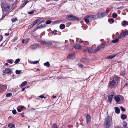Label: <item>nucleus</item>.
Segmentation results:
<instances>
[{
	"label": "nucleus",
	"instance_id": "603ef678",
	"mask_svg": "<svg viewBox=\"0 0 128 128\" xmlns=\"http://www.w3.org/2000/svg\"><path fill=\"white\" fill-rule=\"evenodd\" d=\"M78 65L81 68H82L83 67V65L80 64H78Z\"/></svg>",
	"mask_w": 128,
	"mask_h": 128
},
{
	"label": "nucleus",
	"instance_id": "a211bd4d",
	"mask_svg": "<svg viewBox=\"0 0 128 128\" xmlns=\"http://www.w3.org/2000/svg\"><path fill=\"white\" fill-rule=\"evenodd\" d=\"M114 108L117 114H119L120 112L119 108L118 107H116Z\"/></svg>",
	"mask_w": 128,
	"mask_h": 128
},
{
	"label": "nucleus",
	"instance_id": "e2e57ef3",
	"mask_svg": "<svg viewBox=\"0 0 128 128\" xmlns=\"http://www.w3.org/2000/svg\"><path fill=\"white\" fill-rule=\"evenodd\" d=\"M26 88H23L22 90V91H24V90Z\"/></svg>",
	"mask_w": 128,
	"mask_h": 128
},
{
	"label": "nucleus",
	"instance_id": "72a5a7b5",
	"mask_svg": "<svg viewBox=\"0 0 128 128\" xmlns=\"http://www.w3.org/2000/svg\"><path fill=\"white\" fill-rule=\"evenodd\" d=\"M12 94L11 93H9L7 94L6 95V96L7 97H9L10 96H12Z\"/></svg>",
	"mask_w": 128,
	"mask_h": 128
},
{
	"label": "nucleus",
	"instance_id": "a878e982",
	"mask_svg": "<svg viewBox=\"0 0 128 128\" xmlns=\"http://www.w3.org/2000/svg\"><path fill=\"white\" fill-rule=\"evenodd\" d=\"M127 22L126 21L124 20L122 23V26H124L126 24H127Z\"/></svg>",
	"mask_w": 128,
	"mask_h": 128
},
{
	"label": "nucleus",
	"instance_id": "5fc2aeb1",
	"mask_svg": "<svg viewBox=\"0 0 128 128\" xmlns=\"http://www.w3.org/2000/svg\"><path fill=\"white\" fill-rule=\"evenodd\" d=\"M34 11H31V12H29L28 13V14H33V13H34Z\"/></svg>",
	"mask_w": 128,
	"mask_h": 128
},
{
	"label": "nucleus",
	"instance_id": "4be33fe9",
	"mask_svg": "<svg viewBox=\"0 0 128 128\" xmlns=\"http://www.w3.org/2000/svg\"><path fill=\"white\" fill-rule=\"evenodd\" d=\"M65 27V25L64 24H61L60 26V28L61 29H64Z\"/></svg>",
	"mask_w": 128,
	"mask_h": 128
},
{
	"label": "nucleus",
	"instance_id": "6e6552de",
	"mask_svg": "<svg viewBox=\"0 0 128 128\" xmlns=\"http://www.w3.org/2000/svg\"><path fill=\"white\" fill-rule=\"evenodd\" d=\"M77 17L74 16H73L72 15H70L68 16H67L66 17V18L70 20H72L74 19H76Z\"/></svg>",
	"mask_w": 128,
	"mask_h": 128
},
{
	"label": "nucleus",
	"instance_id": "a19ab883",
	"mask_svg": "<svg viewBox=\"0 0 128 128\" xmlns=\"http://www.w3.org/2000/svg\"><path fill=\"white\" fill-rule=\"evenodd\" d=\"M7 61L9 63L12 64V62L10 60H8Z\"/></svg>",
	"mask_w": 128,
	"mask_h": 128
},
{
	"label": "nucleus",
	"instance_id": "b1692460",
	"mask_svg": "<svg viewBox=\"0 0 128 128\" xmlns=\"http://www.w3.org/2000/svg\"><path fill=\"white\" fill-rule=\"evenodd\" d=\"M108 101L109 102H112V98L110 96H108Z\"/></svg>",
	"mask_w": 128,
	"mask_h": 128
},
{
	"label": "nucleus",
	"instance_id": "cd10ccee",
	"mask_svg": "<svg viewBox=\"0 0 128 128\" xmlns=\"http://www.w3.org/2000/svg\"><path fill=\"white\" fill-rule=\"evenodd\" d=\"M20 58H18L17 59H16L15 61L14 62V63L16 64H17L20 61Z\"/></svg>",
	"mask_w": 128,
	"mask_h": 128
},
{
	"label": "nucleus",
	"instance_id": "39448f33",
	"mask_svg": "<svg viewBox=\"0 0 128 128\" xmlns=\"http://www.w3.org/2000/svg\"><path fill=\"white\" fill-rule=\"evenodd\" d=\"M116 83V82L114 79V80L108 83V86L110 87H112Z\"/></svg>",
	"mask_w": 128,
	"mask_h": 128
},
{
	"label": "nucleus",
	"instance_id": "680f3d73",
	"mask_svg": "<svg viewBox=\"0 0 128 128\" xmlns=\"http://www.w3.org/2000/svg\"><path fill=\"white\" fill-rule=\"evenodd\" d=\"M3 74L4 75H6V72H3Z\"/></svg>",
	"mask_w": 128,
	"mask_h": 128
},
{
	"label": "nucleus",
	"instance_id": "4c0bfd02",
	"mask_svg": "<svg viewBox=\"0 0 128 128\" xmlns=\"http://www.w3.org/2000/svg\"><path fill=\"white\" fill-rule=\"evenodd\" d=\"M28 2H24L23 4L21 6L22 7H23L26 4H27Z\"/></svg>",
	"mask_w": 128,
	"mask_h": 128
},
{
	"label": "nucleus",
	"instance_id": "bb28decb",
	"mask_svg": "<svg viewBox=\"0 0 128 128\" xmlns=\"http://www.w3.org/2000/svg\"><path fill=\"white\" fill-rule=\"evenodd\" d=\"M18 19L17 18H12L11 20V21L12 22H14L17 21Z\"/></svg>",
	"mask_w": 128,
	"mask_h": 128
},
{
	"label": "nucleus",
	"instance_id": "de8ad7c7",
	"mask_svg": "<svg viewBox=\"0 0 128 128\" xmlns=\"http://www.w3.org/2000/svg\"><path fill=\"white\" fill-rule=\"evenodd\" d=\"M124 32L125 36L128 34V30L126 31L125 32Z\"/></svg>",
	"mask_w": 128,
	"mask_h": 128
},
{
	"label": "nucleus",
	"instance_id": "79ce46f5",
	"mask_svg": "<svg viewBox=\"0 0 128 128\" xmlns=\"http://www.w3.org/2000/svg\"><path fill=\"white\" fill-rule=\"evenodd\" d=\"M120 108L122 111H124L125 110V109L122 106L120 107Z\"/></svg>",
	"mask_w": 128,
	"mask_h": 128
},
{
	"label": "nucleus",
	"instance_id": "774afa93",
	"mask_svg": "<svg viewBox=\"0 0 128 128\" xmlns=\"http://www.w3.org/2000/svg\"><path fill=\"white\" fill-rule=\"evenodd\" d=\"M5 65L6 66H8V63H6L5 64Z\"/></svg>",
	"mask_w": 128,
	"mask_h": 128
},
{
	"label": "nucleus",
	"instance_id": "1a4fd4ad",
	"mask_svg": "<svg viewBox=\"0 0 128 128\" xmlns=\"http://www.w3.org/2000/svg\"><path fill=\"white\" fill-rule=\"evenodd\" d=\"M39 46L37 44H34L30 46V48L32 50H34L38 47Z\"/></svg>",
	"mask_w": 128,
	"mask_h": 128
},
{
	"label": "nucleus",
	"instance_id": "ea45409f",
	"mask_svg": "<svg viewBox=\"0 0 128 128\" xmlns=\"http://www.w3.org/2000/svg\"><path fill=\"white\" fill-rule=\"evenodd\" d=\"M123 126L124 127H126L127 126V124L126 122H124L123 123Z\"/></svg>",
	"mask_w": 128,
	"mask_h": 128
},
{
	"label": "nucleus",
	"instance_id": "4468645a",
	"mask_svg": "<svg viewBox=\"0 0 128 128\" xmlns=\"http://www.w3.org/2000/svg\"><path fill=\"white\" fill-rule=\"evenodd\" d=\"M75 56L74 54H69L68 58L72 59H74L75 58Z\"/></svg>",
	"mask_w": 128,
	"mask_h": 128
},
{
	"label": "nucleus",
	"instance_id": "dca6fc26",
	"mask_svg": "<svg viewBox=\"0 0 128 128\" xmlns=\"http://www.w3.org/2000/svg\"><path fill=\"white\" fill-rule=\"evenodd\" d=\"M74 47L76 49H80L81 48V46L79 44H76L74 45Z\"/></svg>",
	"mask_w": 128,
	"mask_h": 128
},
{
	"label": "nucleus",
	"instance_id": "13d9d810",
	"mask_svg": "<svg viewBox=\"0 0 128 128\" xmlns=\"http://www.w3.org/2000/svg\"><path fill=\"white\" fill-rule=\"evenodd\" d=\"M125 72L124 71H123V72L122 71V72L120 73V74H125Z\"/></svg>",
	"mask_w": 128,
	"mask_h": 128
},
{
	"label": "nucleus",
	"instance_id": "7c9ffc66",
	"mask_svg": "<svg viewBox=\"0 0 128 128\" xmlns=\"http://www.w3.org/2000/svg\"><path fill=\"white\" fill-rule=\"evenodd\" d=\"M21 72V71L20 70H16V73L18 74H20Z\"/></svg>",
	"mask_w": 128,
	"mask_h": 128
},
{
	"label": "nucleus",
	"instance_id": "aec40b11",
	"mask_svg": "<svg viewBox=\"0 0 128 128\" xmlns=\"http://www.w3.org/2000/svg\"><path fill=\"white\" fill-rule=\"evenodd\" d=\"M126 117V114H122L121 116V118L123 120L125 119Z\"/></svg>",
	"mask_w": 128,
	"mask_h": 128
},
{
	"label": "nucleus",
	"instance_id": "7ed1b4c3",
	"mask_svg": "<svg viewBox=\"0 0 128 128\" xmlns=\"http://www.w3.org/2000/svg\"><path fill=\"white\" fill-rule=\"evenodd\" d=\"M40 42L42 44L46 46H50L53 44L52 42H46L44 41H41Z\"/></svg>",
	"mask_w": 128,
	"mask_h": 128
},
{
	"label": "nucleus",
	"instance_id": "0e129e2a",
	"mask_svg": "<svg viewBox=\"0 0 128 128\" xmlns=\"http://www.w3.org/2000/svg\"><path fill=\"white\" fill-rule=\"evenodd\" d=\"M40 28V27L39 26H37L36 27V28L38 29L39 28Z\"/></svg>",
	"mask_w": 128,
	"mask_h": 128
},
{
	"label": "nucleus",
	"instance_id": "ddd939ff",
	"mask_svg": "<svg viewBox=\"0 0 128 128\" xmlns=\"http://www.w3.org/2000/svg\"><path fill=\"white\" fill-rule=\"evenodd\" d=\"M89 18L90 20H94V19H96V16L94 15L89 16Z\"/></svg>",
	"mask_w": 128,
	"mask_h": 128
},
{
	"label": "nucleus",
	"instance_id": "864d4df0",
	"mask_svg": "<svg viewBox=\"0 0 128 128\" xmlns=\"http://www.w3.org/2000/svg\"><path fill=\"white\" fill-rule=\"evenodd\" d=\"M86 60V58H82L81 60V61L82 62H84Z\"/></svg>",
	"mask_w": 128,
	"mask_h": 128
},
{
	"label": "nucleus",
	"instance_id": "a18cd8bd",
	"mask_svg": "<svg viewBox=\"0 0 128 128\" xmlns=\"http://www.w3.org/2000/svg\"><path fill=\"white\" fill-rule=\"evenodd\" d=\"M57 31L56 30H54V31H52V33L53 34H57L56 32Z\"/></svg>",
	"mask_w": 128,
	"mask_h": 128
},
{
	"label": "nucleus",
	"instance_id": "6ab92c4d",
	"mask_svg": "<svg viewBox=\"0 0 128 128\" xmlns=\"http://www.w3.org/2000/svg\"><path fill=\"white\" fill-rule=\"evenodd\" d=\"M88 122H89L91 120V117L89 114H87L86 116Z\"/></svg>",
	"mask_w": 128,
	"mask_h": 128
},
{
	"label": "nucleus",
	"instance_id": "473e14b6",
	"mask_svg": "<svg viewBox=\"0 0 128 128\" xmlns=\"http://www.w3.org/2000/svg\"><path fill=\"white\" fill-rule=\"evenodd\" d=\"M52 22L50 20H48L46 22V24H49Z\"/></svg>",
	"mask_w": 128,
	"mask_h": 128
},
{
	"label": "nucleus",
	"instance_id": "412c9836",
	"mask_svg": "<svg viewBox=\"0 0 128 128\" xmlns=\"http://www.w3.org/2000/svg\"><path fill=\"white\" fill-rule=\"evenodd\" d=\"M8 126L10 128H15L14 125L12 124H9L8 125Z\"/></svg>",
	"mask_w": 128,
	"mask_h": 128
},
{
	"label": "nucleus",
	"instance_id": "20e7f679",
	"mask_svg": "<svg viewBox=\"0 0 128 128\" xmlns=\"http://www.w3.org/2000/svg\"><path fill=\"white\" fill-rule=\"evenodd\" d=\"M93 51V49L91 47L87 48L86 49L84 50L83 52H88L89 53H92Z\"/></svg>",
	"mask_w": 128,
	"mask_h": 128
},
{
	"label": "nucleus",
	"instance_id": "4d7b16f0",
	"mask_svg": "<svg viewBox=\"0 0 128 128\" xmlns=\"http://www.w3.org/2000/svg\"><path fill=\"white\" fill-rule=\"evenodd\" d=\"M44 22V20H42L40 22V23L39 24H38L39 25L40 24L42 23V22Z\"/></svg>",
	"mask_w": 128,
	"mask_h": 128
},
{
	"label": "nucleus",
	"instance_id": "37998d69",
	"mask_svg": "<svg viewBox=\"0 0 128 128\" xmlns=\"http://www.w3.org/2000/svg\"><path fill=\"white\" fill-rule=\"evenodd\" d=\"M110 96L111 97L113 98L114 96V92H112L111 93V95L109 96Z\"/></svg>",
	"mask_w": 128,
	"mask_h": 128
},
{
	"label": "nucleus",
	"instance_id": "9d476101",
	"mask_svg": "<svg viewBox=\"0 0 128 128\" xmlns=\"http://www.w3.org/2000/svg\"><path fill=\"white\" fill-rule=\"evenodd\" d=\"M84 20L86 23L88 24L90 20L89 18V16H85L84 18Z\"/></svg>",
	"mask_w": 128,
	"mask_h": 128
},
{
	"label": "nucleus",
	"instance_id": "8fccbe9b",
	"mask_svg": "<svg viewBox=\"0 0 128 128\" xmlns=\"http://www.w3.org/2000/svg\"><path fill=\"white\" fill-rule=\"evenodd\" d=\"M41 20V18H38V19H37L36 20H35V21L37 23V22H38L40 21Z\"/></svg>",
	"mask_w": 128,
	"mask_h": 128
},
{
	"label": "nucleus",
	"instance_id": "2f4dec72",
	"mask_svg": "<svg viewBox=\"0 0 128 128\" xmlns=\"http://www.w3.org/2000/svg\"><path fill=\"white\" fill-rule=\"evenodd\" d=\"M117 14L116 13H113L112 14V17L114 18H116L117 16Z\"/></svg>",
	"mask_w": 128,
	"mask_h": 128
},
{
	"label": "nucleus",
	"instance_id": "393cba45",
	"mask_svg": "<svg viewBox=\"0 0 128 128\" xmlns=\"http://www.w3.org/2000/svg\"><path fill=\"white\" fill-rule=\"evenodd\" d=\"M44 64L45 66H46L48 67H49L50 66V64L49 62H46L44 63Z\"/></svg>",
	"mask_w": 128,
	"mask_h": 128
},
{
	"label": "nucleus",
	"instance_id": "c85d7f7f",
	"mask_svg": "<svg viewBox=\"0 0 128 128\" xmlns=\"http://www.w3.org/2000/svg\"><path fill=\"white\" fill-rule=\"evenodd\" d=\"M118 41V39H116L114 40H112V42L113 43H116Z\"/></svg>",
	"mask_w": 128,
	"mask_h": 128
},
{
	"label": "nucleus",
	"instance_id": "bf43d9fd",
	"mask_svg": "<svg viewBox=\"0 0 128 128\" xmlns=\"http://www.w3.org/2000/svg\"><path fill=\"white\" fill-rule=\"evenodd\" d=\"M21 110L20 109H18V112H20L21 111Z\"/></svg>",
	"mask_w": 128,
	"mask_h": 128
},
{
	"label": "nucleus",
	"instance_id": "69168bd1",
	"mask_svg": "<svg viewBox=\"0 0 128 128\" xmlns=\"http://www.w3.org/2000/svg\"><path fill=\"white\" fill-rule=\"evenodd\" d=\"M5 35L6 36H8L9 35V33H6L5 34Z\"/></svg>",
	"mask_w": 128,
	"mask_h": 128
},
{
	"label": "nucleus",
	"instance_id": "5701e85b",
	"mask_svg": "<svg viewBox=\"0 0 128 128\" xmlns=\"http://www.w3.org/2000/svg\"><path fill=\"white\" fill-rule=\"evenodd\" d=\"M27 83V82L25 81L23 82L20 85V87H23V86L26 85Z\"/></svg>",
	"mask_w": 128,
	"mask_h": 128
},
{
	"label": "nucleus",
	"instance_id": "e433bc0d",
	"mask_svg": "<svg viewBox=\"0 0 128 128\" xmlns=\"http://www.w3.org/2000/svg\"><path fill=\"white\" fill-rule=\"evenodd\" d=\"M36 23L37 22L35 21H34L31 24V25L32 26V27H33L35 25Z\"/></svg>",
	"mask_w": 128,
	"mask_h": 128
},
{
	"label": "nucleus",
	"instance_id": "0eeeda50",
	"mask_svg": "<svg viewBox=\"0 0 128 128\" xmlns=\"http://www.w3.org/2000/svg\"><path fill=\"white\" fill-rule=\"evenodd\" d=\"M10 7V5L8 4L7 3H5L4 6V8L3 10L5 11H6L8 10Z\"/></svg>",
	"mask_w": 128,
	"mask_h": 128
},
{
	"label": "nucleus",
	"instance_id": "58836bf2",
	"mask_svg": "<svg viewBox=\"0 0 128 128\" xmlns=\"http://www.w3.org/2000/svg\"><path fill=\"white\" fill-rule=\"evenodd\" d=\"M12 112L14 114H16V110L14 109L12 110Z\"/></svg>",
	"mask_w": 128,
	"mask_h": 128
},
{
	"label": "nucleus",
	"instance_id": "2eb2a0df",
	"mask_svg": "<svg viewBox=\"0 0 128 128\" xmlns=\"http://www.w3.org/2000/svg\"><path fill=\"white\" fill-rule=\"evenodd\" d=\"M125 35L124 34V32H122L120 35L118 36V38H122L124 37L125 36Z\"/></svg>",
	"mask_w": 128,
	"mask_h": 128
},
{
	"label": "nucleus",
	"instance_id": "3c124183",
	"mask_svg": "<svg viewBox=\"0 0 128 128\" xmlns=\"http://www.w3.org/2000/svg\"><path fill=\"white\" fill-rule=\"evenodd\" d=\"M38 62H39V61H38V60L35 61L33 62V64H36L37 63H38Z\"/></svg>",
	"mask_w": 128,
	"mask_h": 128
},
{
	"label": "nucleus",
	"instance_id": "49530a36",
	"mask_svg": "<svg viewBox=\"0 0 128 128\" xmlns=\"http://www.w3.org/2000/svg\"><path fill=\"white\" fill-rule=\"evenodd\" d=\"M52 128H58L56 124H54L53 125Z\"/></svg>",
	"mask_w": 128,
	"mask_h": 128
},
{
	"label": "nucleus",
	"instance_id": "423d86ee",
	"mask_svg": "<svg viewBox=\"0 0 128 128\" xmlns=\"http://www.w3.org/2000/svg\"><path fill=\"white\" fill-rule=\"evenodd\" d=\"M105 46V45L104 44H102L101 45L99 46H98L96 49H95L94 52H95L103 48H104Z\"/></svg>",
	"mask_w": 128,
	"mask_h": 128
},
{
	"label": "nucleus",
	"instance_id": "c03bdc74",
	"mask_svg": "<svg viewBox=\"0 0 128 128\" xmlns=\"http://www.w3.org/2000/svg\"><path fill=\"white\" fill-rule=\"evenodd\" d=\"M108 21L109 22H112L113 23L114 22V20H113L112 19H110L108 20Z\"/></svg>",
	"mask_w": 128,
	"mask_h": 128
},
{
	"label": "nucleus",
	"instance_id": "09e8293b",
	"mask_svg": "<svg viewBox=\"0 0 128 128\" xmlns=\"http://www.w3.org/2000/svg\"><path fill=\"white\" fill-rule=\"evenodd\" d=\"M39 97L40 98H45L44 97V96L43 95H41L39 96Z\"/></svg>",
	"mask_w": 128,
	"mask_h": 128
},
{
	"label": "nucleus",
	"instance_id": "9b49d317",
	"mask_svg": "<svg viewBox=\"0 0 128 128\" xmlns=\"http://www.w3.org/2000/svg\"><path fill=\"white\" fill-rule=\"evenodd\" d=\"M105 13L102 12L100 14H99L97 16L98 18H100L102 17H104L105 16Z\"/></svg>",
	"mask_w": 128,
	"mask_h": 128
},
{
	"label": "nucleus",
	"instance_id": "6e6d98bb",
	"mask_svg": "<svg viewBox=\"0 0 128 128\" xmlns=\"http://www.w3.org/2000/svg\"><path fill=\"white\" fill-rule=\"evenodd\" d=\"M24 114V112L22 113V114H21V115L22 117H24V116L23 115Z\"/></svg>",
	"mask_w": 128,
	"mask_h": 128
},
{
	"label": "nucleus",
	"instance_id": "c9c22d12",
	"mask_svg": "<svg viewBox=\"0 0 128 128\" xmlns=\"http://www.w3.org/2000/svg\"><path fill=\"white\" fill-rule=\"evenodd\" d=\"M39 26L40 27V28H42L45 27L46 26V25L45 24H44L43 25L41 24Z\"/></svg>",
	"mask_w": 128,
	"mask_h": 128
},
{
	"label": "nucleus",
	"instance_id": "f3484780",
	"mask_svg": "<svg viewBox=\"0 0 128 128\" xmlns=\"http://www.w3.org/2000/svg\"><path fill=\"white\" fill-rule=\"evenodd\" d=\"M5 72L6 74H9L11 72V70L10 68H6Z\"/></svg>",
	"mask_w": 128,
	"mask_h": 128
},
{
	"label": "nucleus",
	"instance_id": "052dcab7",
	"mask_svg": "<svg viewBox=\"0 0 128 128\" xmlns=\"http://www.w3.org/2000/svg\"><path fill=\"white\" fill-rule=\"evenodd\" d=\"M20 108L22 109H23L24 108V106H21Z\"/></svg>",
	"mask_w": 128,
	"mask_h": 128
},
{
	"label": "nucleus",
	"instance_id": "f704fd0d",
	"mask_svg": "<svg viewBox=\"0 0 128 128\" xmlns=\"http://www.w3.org/2000/svg\"><path fill=\"white\" fill-rule=\"evenodd\" d=\"M118 78H119L118 77V76H115L114 77L113 79H114V80H115V81H116V80H118Z\"/></svg>",
	"mask_w": 128,
	"mask_h": 128
},
{
	"label": "nucleus",
	"instance_id": "f257e3e1",
	"mask_svg": "<svg viewBox=\"0 0 128 128\" xmlns=\"http://www.w3.org/2000/svg\"><path fill=\"white\" fill-rule=\"evenodd\" d=\"M112 121L111 117L108 116L106 119L104 124L105 128H108L109 127Z\"/></svg>",
	"mask_w": 128,
	"mask_h": 128
},
{
	"label": "nucleus",
	"instance_id": "f03ea898",
	"mask_svg": "<svg viewBox=\"0 0 128 128\" xmlns=\"http://www.w3.org/2000/svg\"><path fill=\"white\" fill-rule=\"evenodd\" d=\"M114 99L115 101L118 102L120 101H123L124 100V98L122 96L118 95L115 96L114 97Z\"/></svg>",
	"mask_w": 128,
	"mask_h": 128
},
{
	"label": "nucleus",
	"instance_id": "338daca9",
	"mask_svg": "<svg viewBox=\"0 0 128 128\" xmlns=\"http://www.w3.org/2000/svg\"><path fill=\"white\" fill-rule=\"evenodd\" d=\"M85 44H88V42H85Z\"/></svg>",
	"mask_w": 128,
	"mask_h": 128
},
{
	"label": "nucleus",
	"instance_id": "c756f323",
	"mask_svg": "<svg viewBox=\"0 0 128 128\" xmlns=\"http://www.w3.org/2000/svg\"><path fill=\"white\" fill-rule=\"evenodd\" d=\"M28 42V40H25L24 39H23L22 40V42L23 44L25 43L26 44Z\"/></svg>",
	"mask_w": 128,
	"mask_h": 128
},
{
	"label": "nucleus",
	"instance_id": "f8f14e48",
	"mask_svg": "<svg viewBox=\"0 0 128 128\" xmlns=\"http://www.w3.org/2000/svg\"><path fill=\"white\" fill-rule=\"evenodd\" d=\"M117 55V54H114L113 55H112L110 56H107L106 58L107 59H112L114 58L115 57L116 55Z\"/></svg>",
	"mask_w": 128,
	"mask_h": 128
}]
</instances>
